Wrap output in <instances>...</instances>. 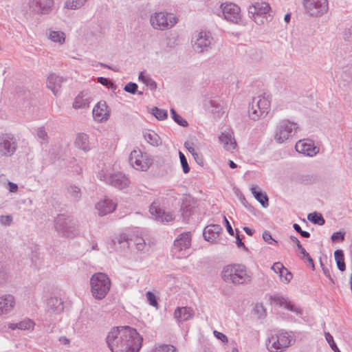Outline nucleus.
<instances>
[{
    "mask_svg": "<svg viewBox=\"0 0 352 352\" xmlns=\"http://www.w3.org/2000/svg\"><path fill=\"white\" fill-rule=\"evenodd\" d=\"M143 338L136 329L129 326L116 327L106 337V343L111 352H139Z\"/></svg>",
    "mask_w": 352,
    "mask_h": 352,
    "instance_id": "f257e3e1",
    "label": "nucleus"
},
{
    "mask_svg": "<svg viewBox=\"0 0 352 352\" xmlns=\"http://www.w3.org/2000/svg\"><path fill=\"white\" fill-rule=\"evenodd\" d=\"M221 278L226 283L235 285H248L252 281L251 274L247 267L241 264L225 266L221 272Z\"/></svg>",
    "mask_w": 352,
    "mask_h": 352,
    "instance_id": "f03ea898",
    "label": "nucleus"
},
{
    "mask_svg": "<svg viewBox=\"0 0 352 352\" xmlns=\"http://www.w3.org/2000/svg\"><path fill=\"white\" fill-rule=\"evenodd\" d=\"M294 342L295 339L292 332L280 330L270 334L266 339L265 344L270 352H282Z\"/></svg>",
    "mask_w": 352,
    "mask_h": 352,
    "instance_id": "7ed1b4c3",
    "label": "nucleus"
},
{
    "mask_svg": "<svg viewBox=\"0 0 352 352\" xmlns=\"http://www.w3.org/2000/svg\"><path fill=\"white\" fill-rule=\"evenodd\" d=\"M111 285V280L106 274L95 273L90 278L92 296L97 300L104 298L110 290Z\"/></svg>",
    "mask_w": 352,
    "mask_h": 352,
    "instance_id": "20e7f679",
    "label": "nucleus"
},
{
    "mask_svg": "<svg viewBox=\"0 0 352 352\" xmlns=\"http://www.w3.org/2000/svg\"><path fill=\"white\" fill-rule=\"evenodd\" d=\"M55 230L62 236L73 237L78 234V224L70 216L58 214L54 219Z\"/></svg>",
    "mask_w": 352,
    "mask_h": 352,
    "instance_id": "39448f33",
    "label": "nucleus"
},
{
    "mask_svg": "<svg viewBox=\"0 0 352 352\" xmlns=\"http://www.w3.org/2000/svg\"><path fill=\"white\" fill-rule=\"evenodd\" d=\"M299 126L294 122L289 120H283L277 124L274 140L278 144H283L292 139L297 133Z\"/></svg>",
    "mask_w": 352,
    "mask_h": 352,
    "instance_id": "423d86ee",
    "label": "nucleus"
},
{
    "mask_svg": "<svg viewBox=\"0 0 352 352\" xmlns=\"http://www.w3.org/2000/svg\"><path fill=\"white\" fill-rule=\"evenodd\" d=\"M177 18L173 14L164 12H156L151 16V26L156 30L170 29L177 23Z\"/></svg>",
    "mask_w": 352,
    "mask_h": 352,
    "instance_id": "0eeeda50",
    "label": "nucleus"
},
{
    "mask_svg": "<svg viewBox=\"0 0 352 352\" xmlns=\"http://www.w3.org/2000/svg\"><path fill=\"white\" fill-rule=\"evenodd\" d=\"M213 43V37L208 31L195 33L191 41L192 49L197 53L208 52L212 48Z\"/></svg>",
    "mask_w": 352,
    "mask_h": 352,
    "instance_id": "6e6552de",
    "label": "nucleus"
},
{
    "mask_svg": "<svg viewBox=\"0 0 352 352\" xmlns=\"http://www.w3.org/2000/svg\"><path fill=\"white\" fill-rule=\"evenodd\" d=\"M270 107V101L267 98L258 96L253 98L249 107L248 114L250 119L257 120L262 116L267 115Z\"/></svg>",
    "mask_w": 352,
    "mask_h": 352,
    "instance_id": "1a4fd4ad",
    "label": "nucleus"
},
{
    "mask_svg": "<svg viewBox=\"0 0 352 352\" xmlns=\"http://www.w3.org/2000/svg\"><path fill=\"white\" fill-rule=\"evenodd\" d=\"M191 245L190 232L180 234L175 240L171 249V254L176 258H185L188 256L187 250Z\"/></svg>",
    "mask_w": 352,
    "mask_h": 352,
    "instance_id": "9d476101",
    "label": "nucleus"
},
{
    "mask_svg": "<svg viewBox=\"0 0 352 352\" xmlns=\"http://www.w3.org/2000/svg\"><path fill=\"white\" fill-rule=\"evenodd\" d=\"M129 160L133 168L141 171H146L153 164L150 155L139 149L131 152Z\"/></svg>",
    "mask_w": 352,
    "mask_h": 352,
    "instance_id": "9b49d317",
    "label": "nucleus"
},
{
    "mask_svg": "<svg viewBox=\"0 0 352 352\" xmlns=\"http://www.w3.org/2000/svg\"><path fill=\"white\" fill-rule=\"evenodd\" d=\"M98 177L100 180L104 181L107 184L119 190L128 188L131 184L128 177L121 172L111 173L109 175L101 172L99 173Z\"/></svg>",
    "mask_w": 352,
    "mask_h": 352,
    "instance_id": "f8f14e48",
    "label": "nucleus"
},
{
    "mask_svg": "<svg viewBox=\"0 0 352 352\" xmlns=\"http://www.w3.org/2000/svg\"><path fill=\"white\" fill-rule=\"evenodd\" d=\"M303 6L306 13L311 16H320L329 9L327 0H303Z\"/></svg>",
    "mask_w": 352,
    "mask_h": 352,
    "instance_id": "ddd939ff",
    "label": "nucleus"
},
{
    "mask_svg": "<svg viewBox=\"0 0 352 352\" xmlns=\"http://www.w3.org/2000/svg\"><path fill=\"white\" fill-rule=\"evenodd\" d=\"M18 146L16 140L11 134H3L0 136V155L6 157L12 156Z\"/></svg>",
    "mask_w": 352,
    "mask_h": 352,
    "instance_id": "4468645a",
    "label": "nucleus"
},
{
    "mask_svg": "<svg viewBox=\"0 0 352 352\" xmlns=\"http://www.w3.org/2000/svg\"><path fill=\"white\" fill-rule=\"evenodd\" d=\"M223 16L226 20L233 23H238L241 21L240 8L232 3H225L221 5Z\"/></svg>",
    "mask_w": 352,
    "mask_h": 352,
    "instance_id": "2eb2a0df",
    "label": "nucleus"
},
{
    "mask_svg": "<svg viewBox=\"0 0 352 352\" xmlns=\"http://www.w3.org/2000/svg\"><path fill=\"white\" fill-rule=\"evenodd\" d=\"M149 212L151 216L160 222H170L173 220V216L170 212H166L160 208V203L158 200L154 201L149 208Z\"/></svg>",
    "mask_w": 352,
    "mask_h": 352,
    "instance_id": "dca6fc26",
    "label": "nucleus"
},
{
    "mask_svg": "<svg viewBox=\"0 0 352 352\" xmlns=\"http://www.w3.org/2000/svg\"><path fill=\"white\" fill-rule=\"evenodd\" d=\"M92 114L96 121L102 122L108 120L109 113L104 100L99 101L94 107Z\"/></svg>",
    "mask_w": 352,
    "mask_h": 352,
    "instance_id": "f3484780",
    "label": "nucleus"
},
{
    "mask_svg": "<svg viewBox=\"0 0 352 352\" xmlns=\"http://www.w3.org/2000/svg\"><path fill=\"white\" fill-rule=\"evenodd\" d=\"M117 206V203L112 199L105 197L96 204V209L100 216L106 215L113 212Z\"/></svg>",
    "mask_w": 352,
    "mask_h": 352,
    "instance_id": "a211bd4d",
    "label": "nucleus"
},
{
    "mask_svg": "<svg viewBox=\"0 0 352 352\" xmlns=\"http://www.w3.org/2000/svg\"><path fill=\"white\" fill-rule=\"evenodd\" d=\"M271 300L273 303L283 307L290 311L294 312L298 315L302 314V310L299 307H296L289 300L283 296L274 295L271 297Z\"/></svg>",
    "mask_w": 352,
    "mask_h": 352,
    "instance_id": "6ab92c4d",
    "label": "nucleus"
},
{
    "mask_svg": "<svg viewBox=\"0 0 352 352\" xmlns=\"http://www.w3.org/2000/svg\"><path fill=\"white\" fill-rule=\"evenodd\" d=\"M295 148L297 152L310 157L315 155L318 151L311 142L305 140H299L297 142Z\"/></svg>",
    "mask_w": 352,
    "mask_h": 352,
    "instance_id": "aec40b11",
    "label": "nucleus"
},
{
    "mask_svg": "<svg viewBox=\"0 0 352 352\" xmlns=\"http://www.w3.org/2000/svg\"><path fill=\"white\" fill-rule=\"evenodd\" d=\"M15 306V298L11 294L0 296V315L10 313Z\"/></svg>",
    "mask_w": 352,
    "mask_h": 352,
    "instance_id": "412c9836",
    "label": "nucleus"
},
{
    "mask_svg": "<svg viewBox=\"0 0 352 352\" xmlns=\"http://www.w3.org/2000/svg\"><path fill=\"white\" fill-rule=\"evenodd\" d=\"M53 3V0H32L30 7L37 12L47 14L51 11Z\"/></svg>",
    "mask_w": 352,
    "mask_h": 352,
    "instance_id": "4be33fe9",
    "label": "nucleus"
},
{
    "mask_svg": "<svg viewBox=\"0 0 352 352\" xmlns=\"http://www.w3.org/2000/svg\"><path fill=\"white\" fill-rule=\"evenodd\" d=\"M222 231V228L218 224H211L206 226L203 232L206 241L212 242L215 241Z\"/></svg>",
    "mask_w": 352,
    "mask_h": 352,
    "instance_id": "5701e85b",
    "label": "nucleus"
},
{
    "mask_svg": "<svg viewBox=\"0 0 352 352\" xmlns=\"http://www.w3.org/2000/svg\"><path fill=\"white\" fill-rule=\"evenodd\" d=\"M194 310L189 307H177L174 312L175 318L178 322L187 321L193 318Z\"/></svg>",
    "mask_w": 352,
    "mask_h": 352,
    "instance_id": "b1692460",
    "label": "nucleus"
},
{
    "mask_svg": "<svg viewBox=\"0 0 352 352\" xmlns=\"http://www.w3.org/2000/svg\"><path fill=\"white\" fill-rule=\"evenodd\" d=\"M64 78L56 74H50L47 77V87L53 92L55 96L59 94L61 84Z\"/></svg>",
    "mask_w": 352,
    "mask_h": 352,
    "instance_id": "393cba45",
    "label": "nucleus"
},
{
    "mask_svg": "<svg viewBox=\"0 0 352 352\" xmlns=\"http://www.w3.org/2000/svg\"><path fill=\"white\" fill-rule=\"evenodd\" d=\"M219 139L223 148L227 151H232L236 146V143L233 137V134L230 131L222 132L219 135Z\"/></svg>",
    "mask_w": 352,
    "mask_h": 352,
    "instance_id": "a878e982",
    "label": "nucleus"
},
{
    "mask_svg": "<svg viewBox=\"0 0 352 352\" xmlns=\"http://www.w3.org/2000/svg\"><path fill=\"white\" fill-rule=\"evenodd\" d=\"M64 309L63 302L58 297H51L47 302V311L51 314H58Z\"/></svg>",
    "mask_w": 352,
    "mask_h": 352,
    "instance_id": "bb28decb",
    "label": "nucleus"
},
{
    "mask_svg": "<svg viewBox=\"0 0 352 352\" xmlns=\"http://www.w3.org/2000/svg\"><path fill=\"white\" fill-rule=\"evenodd\" d=\"M34 326L35 322L28 318H24L19 322H9L8 324V327L11 330L20 329L24 331H33Z\"/></svg>",
    "mask_w": 352,
    "mask_h": 352,
    "instance_id": "cd10ccee",
    "label": "nucleus"
},
{
    "mask_svg": "<svg viewBox=\"0 0 352 352\" xmlns=\"http://www.w3.org/2000/svg\"><path fill=\"white\" fill-rule=\"evenodd\" d=\"M128 247L135 248L138 252H145L148 250V246L145 240L140 236L131 237L126 240Z\"/></svg>",
    "mask_w": 352,
    "mask_h": 352,
    "instance_id": "c85d7f7f",
    "label": "nucleus"
},
{
    "mask_svg": "<svg viewBox=\"0 0 352 352\" xmlns=\"http://www.w3.org/2000/svg\"><path fill=\"white\" fill-rule=\"evenodd\" d=\"M90 98L87 93L80 92L74 99L73 107L74 109H84L89 107Z\"/></svg>",
    "mask_w": 352,
    "mask_h": 352,
    "instance_id": "c756f323",
    "label": "nucleus"
},
{
    "mask_svg": "<svg viewBox=\"0 0 352 352\" xmlns=\"http://www.w3.org/2000/svg\"><path fill=\"white\" fill-rule=\"evenodd\" d=\"M250 190L254 197L263 207L267 208L269 206V200L267 195L263 193L258 186H252Z\"/></svg>",
    "mask_w": 352,
    "mask_h": 352,
    "instance_id": "7c9ffc66",
    "label": "nucleus"
},
{
    "mask_svg": "<svg viewBox=\"0 0 352 352\" xmlns=\"http://www.w3.org/2000/svg\"><path fill=\"white\" fill-rule=\"evenodd\" d=\"M138 79L143 82L151 90H155L157 88V83L151 78V76L145 72H141L139 74Z\"/></svg>",
    "mask_w": 352,
    "mask_h": 352,
    "instance_id": "2f4dec72",
    "label": "nucleus"
},
{
    "mask_svg": "<svg viewBox=\"0 0 352 352\" xmlns=\"http://www.w3.org/2000/svg\"><path fill=\"white\" fill-rule=\"evenodd\" d=\"M75 144L78 148L83 151L89 150V138L88 135L85 133L78 134L76 138Z\"/></svg>",
    "mask_w": 352,
    "mask_h": 352,
    "instance_id": "473e14b6",
    "label": "nucleus"
},
{
    "mask_svg": "<svg viewBox=\"0 0 352 352\" xmlns=\"http://www.w3.org/2000/svg\"><path fill=\"white\" fill-rule=\"evenodd\" d=\"M145 140L153 146H158L160 144V138L153 131H146L143 133Z\"/></svg>",
    "mask_w": 352,
    "mask_h": 352,
    "instance_id": "72a5a7b5",
    "label": "nucleus"
},
{
    "mask_svg": "<svg viewBox=\"0 0 352 352\" xmlns=\"http://www.w3.org/2000/svg\"><path fill=\"white\" fill-rule=\"evenodd\" d=\"M208 109L213 114L220 116L223 113L222 107L216 101L210 100L206 104Z\"/></svg>",
    "mask_w": 352,
    "mask_h": 352,
    "instance_id": "f704fd0d",
    "label": "nucleus"
},
{
    "mask_svg": "<svg viewBox=\"0 0 352 352\" xmlns=\"http://www.w3.org/2000/svg\"><path fill=\"white\" fill-rule=\"evenodd\" d=\"M181 212L184 219H188L192 214V207L187 199L183 200L181 206Z\"/></svg>",
    "mask_w": 352,
    "mask_h": 352,
    "instance_id": "c9c22d12",
    "label": "nucleus"
},
{
    "mask_svg": "<svg viewBox=\"0 0 352 352\" xmlns=\"http://www.w3.org/2000/svg\"><path fill=\"white\" fill-rule=\"evenodd\" d=\"M256 3L258 16H264L270 12L271 8L268 3L265 1H258L256 2Z\"/></svg>",
    "mask_w": 352,
    "mask_h": 352,
    "instance_id": "e433bc0d",
    "label": "nucleus"
},
{
    "mask_svg": "<svg viewBox=\"0 0 352 352\" xmlns=\"http://www.w3.org/2000/svg\"><path fill=\"white\" fill-rule=\"evenodd\" d=\"M49 38L55 43L63 44L65 42V34L60 31H50Z\"/></svg>",
    "mask_w": 352,
    "mask_h": 352,
    "instance_id": "4c0bfd02",
    "label": "nucleus"
},
{
    "mask_svg": "<svg viewBox=\"0 0 352 352\" xmlns=\"http://www.w3.org/2000/svg\"><path fill=\"white\" fill-rule=\"evenodd\" d=\"M307 219L313 223L319 226H322L325 223L324 219L323 218L322 215L320 213L316 212L309 213L307 216Z\"/></svg>",
    "mask_w": 352,
    "mask_h": 352,
    "instance_id": "58836bf2",
    "label": "nucleus"
},
{
    "mask_svg": "<svg viewBox=\"0 0 352 352\" xmlns=\"http://www.w3.org/2000/svg\"><path fill=\"white\" fill-rule=\"evenodd\" d=\"M87 0H67L65 7L70 10H77L85 5Z\"/></svg>",
    "mask_w": 352,
    "mask_h": 352,
    "instance_id": "ea45409f",
    "label": "nucleus"
},
{
    "mask_svg": "<svg viewBox=\"0 0 352 352\" xmlns=\"http://www.w3.org/2000/svg\"><path fill=\"white\" fill-rule=\"evenodd\" d=\"M170 114L173 120L179 126L186 127L188 125V122L178 115L174 109H170Z\"/></svg>",
    "mask_w": 352,
    "mask_h": 352,
    "instance_id": "a19ab883",
    "label": "nucleus"
},
{
    "mask_svg": "<svg viewBox=\"0 0 352 352\" xmlns=\"http://www.w3.org/2000/svg\"><path fill=\"white\" fill-rule=\"evenodd\" d=\"M152 352H177V349L171 344H160L155 346Z\"/></svg>",
    "mask_w": 352,
    "mask_h": 352,
    "instance_id": "79ce46f5",
    "label": "nucleus"
},
{
    "mask_svg": "<svg viewBox=\"0 0 352 352\" xmlns=\"http://www.w3.org/2000/svg\"><path fill=\"white\" fill-rule=\"evenodd\" d=\"M153 115L159 120H164L168 117V112L165 109L153 107L152 109Z\"/></svg>",
    "mask_w": 352,
    "mask_h": 352,
    "instance_id": "37998d69",
    "label": "nucleus"
},
{
    "mask_svg": "<svg viewBox=\"0 0 352 352\" xmlns=\"http://www.w3.org/2000/svg\"><path fill=\"white\" fill-rule=\"evenodd\" d=\"M68 193L75 201H78L82 195L80 189L76 186H69Z\"/></svg>",
    "mask_w": 352,
    "mask_h": 352,
    "instance_id": "c03bdc74",
    "label": "nucleus"
},
{
    "mask_svg": "<svg viewBox=\"0 0 352 352\" xmlns=\"http://www.w3.org/2000/svg\"><path fill=\"white\" fill-rule=\"evenodd\" d=\"M324 337H325V339L327 340V342H328V344H329V346L331 348V349L334 351V352H341L340 351V349H338V347L336 345V343L335 342L334 340H333V336L330 334V333L329 332H325L324 333Z\"/></svg>",
    "mask_w": 352,
    "mask_h": 352,
    "instance_id": "a18cd8bd",
    "label": "nucleus"
},
{
    "mask_svg": "<svg viewBox=\"0 0 352 352\" xmlns=\"http://www.w3.org/2000/svg\"><path fill=\"white\" fill-rule=\"evenodd\" d=\"M179 160H180L181 165L182 166V169H183L184 173H189L190 167L188 166V164L187 159H186V156L181 151L179 152Z\"/></svg>",
    "mask_w": 352,
    "mask_h": 352,
    "instance_id": "49530a36",
    "label": "nucleus"
},
{
    "mask_svg": "<svg viewBox=\"0 0 352 352\" xmlns=\"http://www.w3.org/2000/svg\"><path fill=\"white\" fill-rule=\"evenodd\" d=\"M248 16L250 18L253 19L256 23H258L256 21V17L258 16L256 3L250 5L248 9Z\"/></svg>",
    "mask_w": 352,
    "mask_h": 352,
    "instance_id": "de8ad7c7",
    "label": "nucleus"
},
{
    "mask_svg": "<svg viewBox=\"0 0 352 352\" xmlns=\"http://www.w3.org/2000/svg\"><path fill=\"white\" fill-rule=\"evenodd\" d=\"M36 136L38 139L42 140V143L47 142L48 135L44 127L42 126L37 129Z\"/></svg>",
    "mask_w": 352,
    "mask_h": 352,
    "instance_id": "09e8293b",
    "label": "nucleus"
},
{
    "mask_svg": "<svg viewBox=\"0 0 352 352\" xmlns=\"http://www.w3.org/2000/svg\"><path fill=\"white\" fill-rule=\"evenodd\" d=\"M146 299L148 304L153 307H157V301L155 294L151 292H147L146 294Z\"/></svg>",
    "mask_w": 352,
    "mask_h": 352,
    "instance_id": "8fccbe9b",
    "label": "nucleus"
},
{
    "mask_svg": "<svg viewBox=\"0 0 352 352\" xmlns=\"http://www.w3.org/2000/svg\"><path fill=\"white\" fill-rule=\"evenodd\" d=\"M138 87L136 83L130 82L124 86V90L131 94H135L137 92Z\"/></svg>",
    "mask_w": 352,
    "mask_h": 352,
    "instance_id": "3c124183",
    "label": "nucleus"
},
{
    "mask_svg": "<svg viewBox=\"0 0 352 352\" xmlns=\"http://www.w3.org/2000/svg\"><path fill=\"white\" fill-rule=\"evenodd\" d=\"M292 274L287 268L283 270V276H280L281 281L285 283H289L292 279Z\"/></svg>",
    "mask_w": 352,
    "mask_h": 352,
    "instance_id": "603ef678",
    "label": "nucleus"
},
{
    "mask_svg": "<svg viewBox=\"0 0 352 352\" xmlns=\"http://www.w3.org/2000/svg\"><path fill=\"white\" fill-rule=\"evenodd\" d=\"M285 267L280 262L274 263L272 266V270L276 274H279V276H283V271Z\"/></svg>",
    "mask_w": 352,
    "mask_h": 352,
    "instance_id": "864d4df0",
    "label": "nucleus"
},
{
    "mask_svg": "<svg viewBox=\"0 0 352 352\" xmlns=\"http://www.w3.org/2000/svg\"><path fill=\"white\" fill-rule=\"evenodd\" d=\"M12 221V217L11 215H1L0 216V223L4 226H9Z\"/></svg>",
    "mask_w": 352,
    "mask_h": 352,
    "instance_id": "5fc2aeb1",
    "label": "nucleus"
},
{
    "mask_svg": "<svg viewBox=\"0 0 352 352\" xmlns=\"http://www.w3.org/2000/svg\"><path fill=\"white\" fill-rule=\"evenodd\" d=\"M263 239L266 243L269 244H272V243L278 244V241L272 238V234L268 231L263 232Z\"/></svg>",
    "mask_w": 352,
    "mask_h": 352,
    "instance_id": "6e6d98bb",
    "label": "nucleus"
},
{
    "mask_svg": "<svg viewBox=\"0 0 352 352\" xmlns=\"http://www.w3.org/2000/svg\"><path fill=\"white\" fill-rule=\"evenodd\" d=\"M343 38L346 41L352 43V25L344 30L343 32Z\"/></svg>",
    "mask_w": 352,
    "mask_h": 352,
    "instance_id": "4d7b16f0",
    "label": "nucleus"
},
{
    "mask_svg": "<svg viewBox=\"0 0 352 352\" xmlns=\"http://www.w3.org/2000/svg\"><path fill=\"white\" fill-rule=\"evenodd\" d=\"M294 229L298 232L304 238H309L310 233L307 231H304L301 229V227L298 223L293 224Z\"/></svg>",
    "mask_w": 352,
    "mask_h": 352,
    "instance_id": "13d9d810",
    "label": "nucleus"
},
{
    "mask_svg": "<svg viewBox=\"0 0 352 352\" xmlns=\"http://www.w3.org/2000/svg\"><path fill=\"white\" fill-rule=\"evenodd\" d=\"M8 280V274L5 270L0 269V286L5 285Z\"/></svg>",
    "mask_w": 352,
    "mask_h": 352,
    "instance_id": "bf43d9fd",
    "label": "nucleus"
},
{
    "mask_svg": "<svg viewBox=\"0 0 352 352\" xmlns=\"http://www.w3.org/2000/svg\"><path fill=\"white\" fill-rule=\"evenodd\" d=\"M97 80L98 82L109 88L111 87L113 85L112 82H111L108 78L104 77H98Z\"/></svg>",
    "mask_w": 352,
    "mask_h": 352,
    "instance_id": "052dcab7",
    "label": "nucleus"
},
{
    "mask_svg": "<svg viewBox=\"0 0 352 352\" xmlns=\"http://www.w3.org/2000/svg\"><path fill=\"white\" fill-rule=\"evenodd\" d=\"M344 233L342 232H336L331 235V240L336 241L338 240H344Z\"/></svg>",
    "mask_w": 352,
    "mask_h": 352,
    "instance_id": "680f3d73",
    "label": "nucleus"
},
{
    "mask_svg": "<svg viewBox=\"0 0 352 352\" xmlns=\"http://www.w3.org/2000/svg\"><path fill=\"white\" fill-rule=\"evenodd\" d=\"M213 333L214 336L217 339L220 340L222 342H228V338L225 334L217 331H214Z\"/></svg>",
    "mask_w": 352,
    "mask_h": 352,
    "instance_id": "e2e57ef3",
    "label": "nucleus"
},
{
    "mask_svg": "<svg viewBox=\"0 0 352 352\" xmlns=\"http://www.w3.org/2000/svg\"><path fill=\"white\" fill-rule=\"evenodd\" d=\"M335 260H344V252L342 250H336L334 252Z\"/></svg>",
    "mask_w": 352,
    "mask_h": 352,
    "instance_id": "0e129e2a",
    "label": "nucleus"
},
{
    "mask_svg": "<svg viewBox=\"0 0 352 352\" xmlns=\"http://www.w3.org/2000/svg\"><path fill=\"white\" fill-rule=\"evenodd\" d=\"M254 310L256 314H259L260 316H263L265 314V309L262 305H259V304L256 305Z\"/></svg>",
    "mask_w": 352,
    "mask_h": 352,
    "instance_id": "69168bd1",
    "label": "nucleus"
},
{
    "mask_svg": "<svg viewBox=\"0 0 352 352\" xmlns=\"http://www.w3.org/2000/svg\"><path fill=\"white\" fill-rule=\"evenodd\" d=\"M322 272L325 276L328 278L332 283L334 284L335 283L333 278L331 277L330 270L327 267H322Z\"/></svg>",
    "mask_w": 352,
    "mask_h": 352,
    "instance_id": "338daca9",
    "label": "nucleus"
},
{
    "mask_svg": "<svg viewBox=\"0 0 352 352\" xmlns=\"http://www.w3.org/2000/svg\"><path fill=\"white\" fill-rule=\"evenodd\" d=\"M223 220L226 223V230L228 231V232L231 235V236H233L234 235V230L230 223V222L228 221V220L227 219V218L223 216Z\"/></svg>",
    "mask_w": 352,
    "mask_h": 352,
    "instance_id": "774afa93",
    "label": "nucleus"
}]
</instances>
